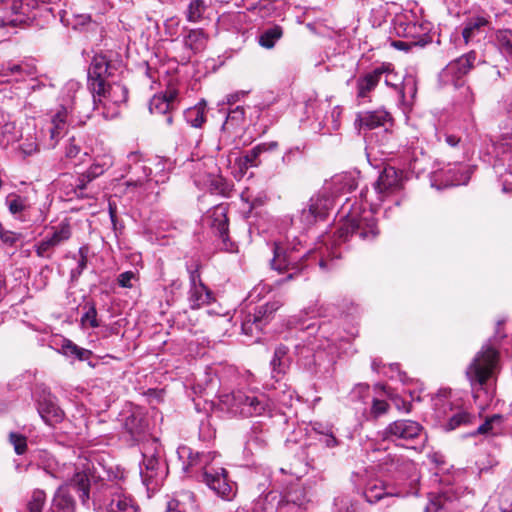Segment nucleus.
<instances>
[{"mask_svg": "<svg viewBox=\"0 0 512 512\" xmlns=\"http://www.w3.org/2000/svg\"><path fill=\"white\" fill-rule=\"evenodd\" d=\"M38 147L39 144L37 138L33 134H28L20 144V149L25 155H32L33 153L37 152Z\"/></svg>", "mask_w": 512, "mask_h": 512, "instance_id": "6e6d98bb", "label": "nucleus"}, {"mask_svg": "<svg viewBox=\"0 0 512 512\" xmlns=\"http://www.w3.org/2000/svg\"><path fill=\"white\" fill-rule=\"evenodd\" d=\"M202 165H204V163L197 162L196 168L200 171ZM193 178H194V183L198 187H200L202 189H206V190L210 191L211 193L225 194L228 189V185L224 181V179L221 176L214 174V173L209 172V173L201 174L199 172V173H195Z\"/></svg>", "mask_w": 512, "mask_h": 512, "instance_id": "393cba45", "label": "nucleus"}, {"mask_svg": "<svg viewBox=\"0 0 512 512\" xmlns=\"http://www.w3.org/2000/svg\"><path fill=\"white\" fill-rule=\"evenodd\" d=\"M113 156L104 153L95 157L93 164L87 170L91 178L96 179L113 165Z\"/></svg>", "mask_w": 512, "mask_h": 512, "instance_id": "a19ab883", "label": "nucleus"}, {"mask_svg": "<svg viewBox=\"0 0 512 512\" xmlns=\"http://www.w3.org/2000/svg\"><path fill=\"white\" fill-rule=\"evenodd\" d=\"M187 300L191 309H199L213 300L212 291L206 286L189 288Z\"/></svg>", "mask_w": 512, "mask_h": 512, "instance_id": "72a5a7b5", "label": "nucleus"}, {"mask_svg": "<svg viewBox=\"0 0 512 512\" xmlns=\"http://www.w3.org/2000/svg\"><path fill=\"white\" fill-rule=\"evenodd\" d=\"M202 481L219 497L231 500L236 494V486L229 481L228 473L223 467L206 466Z\"/></svg>", "mask_w": 512, "mask_h": 512, "instance_id": "2eb2a0df", "label": "nucleus"}, {"mask_svg": "<svg viewBox=\"0 0 512 512\" xmlns=\"http://www.w3.org/2000/svg\"><path fill=\"white\" fill-rule=\"evenodd\" d=\"M380 82V71L375 66L371 71H368L358 77L356 81V95L357 98H368L370 93L374 91Z\"/></svg>", "mask_w": 512, "mask_h": 512, "instance_id": "cd10ccee", "label": "nucleus"}, {"mask_svg": "<svg viewBox=\"0 0 512 512\" xmlns=\"http://www.w3.org/2000/svg\"><path fill=\"white\" fill-rule=\"evenodd\" d=\"M5 204L13 215H17L29 208L27 198L15 193H11L6 197Z\"/></svg>", "mask_w": 512, "mask_h": 512, "instance_id": "c03bdc74", "label": "nucleus"}, {"mask_svg": "<svg viewBox=\"0 0 512 512\" xmlns=\"http://www.w3.org/2000/svg\"><path fill=\"white\" fill-rule=\"evenodd\" d=\"M149 109L151 113L167 114L173 107L165 97L155 95L150 101Z\"/></svg>", "mask_w": 512, "mask_h": 512, "instance_id": "603ef678", "label": "nucleus"}, {"mask_svg": "<svg viewBox=\"0 0 512 512\" xmlns=\"http://www.w3.org/2000/svg\"><path fill=\"white\" fill-rule=\"evenodd\" d=\"M181 457H187L188 463L184 466L186 471L189 468H199L202 472L205 470L206 466H211V462L214 458L215 453L207 452V453H193L189 448L182 447L179 451Z\"/></svg>", "mask_w": 512, "mask_h": 512, "instance_id": "473e14b6", "label": "nucleus"}, {"mask_svg": "<svg viewBox=\"0 0 512 512\" xmlns=\"http://www.w3.org/2000/svg\"><path fill=\"white\" fill-rule=\"evenodd\" d=\"M319 441L328 448H334L339 444V441L335 436L333 428L326 429L324 435H322L319 438Z\"/></svg>", "mask_w": 512, "mask_h": 512, "instance_id": "052dcab7", "label": "nucleus"}, {"mask_svg": "<svg viewBox=\"0 0 512 512\" xmlns=\"http://www.w3.org/2000/svg\"><path fill=\"white\" fill-rule=\"evenodd\" d=\"M341 114L342 108L340 106L331 108L329 115H327L321 123L322 128H324L327 133L338 130L340 127Z\"/></svg>", "mask_w": 512, "mask_h": 512, "instance_id": "de8ad7c7", "label": "nucleus"}, {"mask_svg": "<svg viewBox=\"0 0 512 512\" xmlns=\"http://www.w3.org/2000/svg\"><path fill=\"white\" fill-rule=\"evenodd\" d=\"M81 325L83 328H96L100 325L97 319V310L93 304H90L87 308V311L82 315Z\"/></svg>", "mask_w": 512, "mask_h": 512, "instance_id": "5fc2aeb1", "label": "nucleus"}, {"mask_svg": "<svg viewBox=\"0 0 512 512\" xmlns=\"http://www.w3.org/2000/svg\"><path fill=\"white\" fill-rule=\"evenodd\" d=\"M245 119L244 108L241 106H237L235 109H232L227 117L226 121L222 125V129L225 131H230L238 126H240Z\"/></svg>", "mask_w": 512, "mask_h": 512, "instance_id": "a18cd8bd", "label": "nucleus"}, {"mask_svg": "<svg viewBox=\"0 0 512 512\" xmlns=\"http://www.w3.org/2000/svg\"><path fill=\"white\" fill-rule=\"evenodd\" d=\"M71 237V227L68 222H61L50 237H46L36 245V254L42 258H50L52 250Z\"/></svg>", "mask_w": 512, "mask_h": 512, "instance_id": "a211bd4d", "label": "nucleus"}, {"mask_svg": "<svg viewBox=\"0 0 512 512\" xmlns=\"http://www.w3.org/2000/svg\"><path fill=\"white\" fill-rule=\"evenodd\" d=\"M489 26V21L484 16H473L465 22L462 36L466 43L473 41L475 38L482 36Z\"/></svg>", "mask_w": 512, "mask_h": 512, "instance_id": "c756f323", "label": "nucleus"}, {"mask_svg": "<svg viewBox=\"0 0 512 512\" xmlns=\"http://www.w3.org/2000/svg\"><path fill=\"white\" fill-rule=\"evenodd\" d=\"M495 172L502 178L504 172L512 175V131L508 132L495 144Z\"/></svg>", "mask_w": 512, "mask_h": 512, "instance_id": "f3484780", "label": "nucleus"}, {"mask_svg": "<svg viewBox=\"0 0 512 512\" xmlns=\"http://www.w3.org/2000/svg\"><path fill=\"white\" fill-rule=\"evenodd\" d=\"M21 234L9 231L0 226V239L3 243L8 245H14L21 239Z\"/></svg>", "mask_w": 512, "mask_h": 512, "instance_id": "bf43d9fd", "label": "nucleus"}, {"mask_svg": "<svg viewBox=\"0 0 512 512\" xmlns=\"http://www.w3.org/2000/svg\"><path fill=\"white\" fill-rule=\"evenodd\" d=\"M93 505L96 510L106 509V512H137L134 500L115 485L103 486L93 495Z\"/></svg>", "mask_w": 512, "mask_h": 512, "instance_id": "9b49d317", "label": "nucleus"}, {"mask_svg": "<svg viewBox=\"0 0 512 512\" xmlns=\"http://www.w3.org/2000/svg\"><path fill=\"white\" fill-rule=\"evenodd\" d=\"M52 477L65 483L55 492L48 512H75V501L69 493V487L79 495L83 505L89 501V478L85 472L75 471L73 466L63 464L53 470H46Z\"/></svg>", "mask_w": 512, "mask_h": 512, "instance_id": "f03ea898", "label": "nucleus"}, {"mask_svg": "<svg viewBox=\"0 0 512 512\" xmlns=\"http://www.w3.org/2000/svg\"><path fill=\"white\" fill-rule=\"evenodd\" d=\"M94 178H91L89 175V172L86 171L85 173L81 174L76 181L75 189L76 191H79V193L82 195V192L87 188L88 183H90Z\"/></svg>", "mask_w": 512, "mask_h": 512, "instance_id": "69168bd1", "label": "nucleus"}, {"mask_svg": "<svg viewBox=\"0 0 512 512\" xmlns=\"http://www.w3.org/2000/svg\"><path fill=\"white\" fill-rule=\"evenodd\" d=\"M181 36L183 46L189 52V56L205 50L209 41V35L201 28L185 27L182 29Z\"/></svg>", "mask_w": 512, "mask_h": 512, "instance_id": "b1692460", "label": "nucleus"}, {"mask_svg": "<svg viewBox=\"0 0 512 512\" xmlns=\"http://www.w3.org/2000/svg\"><path fill=\"white\" fill-rule=\"evenodd\" d=\"M280 307L278 302L266 303L258 307L253 314L246 316L242 322V331L245 334H253L254 329L261 330L263 325L266 324L271 315Z\"/></svg>", "mask_w": 512, "mask_h": 512, "instance_id": "412c9836", "label": "nucleus"}, {"mask_svg": "<svg viewBox=\"0 0 512 512\" xmlns=\"http://www.w3.org/2000/svg\"><path fill=\"white\" fill-rule=\"evenodd\" d=\"M393 30L398 37L407 39V41H394L393 46L406 50L411 46H424L428 42L430 27L428 23L414 22L407 16L400 15L394 19Z\"/></svg>", "mask_w": 512, "mask_h": 512, "instance_id": "9d476101", "label": "nucleus"}, {"mask_svg": "<svg viewBox=\"0 0 512 512\" xmlns=\"http://www.w3.org/2000/svg\"><path fill=\"white\" fill-rule=\"evenodd\" d=\"M404 181L405 177L402 170L392 166L385 167L378 180L373 184V189H365L360 193L362 201L369 205V208L356 203L350 205L349 202L341 208L344 220L337 230L338 239L346 241L349 235H357L362 240L374 239L378 230L373 209L379 206L387 197L402 190Z\"/></svg>", "mask_w": 512, "mask_h": 512, "instance_id": "f257e3e1", "label": "nucleus"}, {"mask_svg": "<svg viewBox=\"0 0 512 512\" xmlns=\"http://www.w3.org/2000/svg\"><path fill=\"white\" fill-rule=\"evenodd\" d=\"M143 461L140 467V475L147 491H156L163 483L167 474L165 463L160 460L161 447L156 439L143 444Z\"/></svg>", "mask_w": 512, "mask_h": 512, "instance_id": "423d86ee", "label": "nucleus"}, {"mask_svg": "<svg viewBox=\"0 0 512 512\" xmlns=\"http://www.w3.org/2000/svg\"><path fill=\"white\" fill-rule=\"evenodd\" d=\"M9 440L18 455L25 453L27 449V440L25 436L12 432L9 435Z\"/></svg>", "mask_w": 512, "mask_h": 512, "instance_id": "4d7b16f0", "label": "nucleus"}, {"mask_svg": "<svg viewBox=\"0 0 512 512\" xmlns=\"http://www.w3.org/2000/svg\"><path fill=\"white\" fill-rule=\"evenodd\" d=\"M380 71V81L383 79L387 87L392 88L397 94L402 86L404 78L400 76L391 63L383 62L377 66Z\"/></svg>", "mask_w": 512, "mask_h": 512, "instance_id": "f704fd0d", "label": "nucleus"}, {"mask_svg": "<svg viewBox=\"0 0 512 512\" xmlns=\"http://www.w3.org/2000/svg\"><path fill=\"white\" fill-rule=\"evenodd\" d=\"M206 10V4L203 0H193L187 9V20L189 22H199Z\"/></svg>", "mask_w": 512, "mask_h": 512, "instance_id": "8fccbe9b", "label": "nucleus"}, {"mask_svg": "<svg viewBox=\"0 0 512 512\" xmlns=\"http://www.w3.org/2000/svg\"><path fill=\"white\" fill-rule=\"evenodd\" d=\"M188 272H189L190 288L205 285L202 282V279H201V276H200V273H199V266L198 265H196L195 269L189 268Z\"/></svg>", "mask_w": 512, "mask_h": 512, "instance_id": "0e129e2a", "label": "nucleus"}, {"mask_svg": "<svg viewBox=\"0 0 512 512\" xmlns=\"http://www.w3.org/2000/svg\"><path fill=\"white\" fill-rule=\"evenodd\" d=\"M124 427L134 440H139L146 432L147 424L142 413L135 411L126 417Z\"/></svg>", "mask_w": 512, "mask_h": 512, "instance_id": "c9c22d12", "label": "nucleus"}, {"mask_svg": "<svg viewBox=\"0 0 512 512\" xmlns=\"http://www.w3.org/2000/svg\"><path fill=\"white\" fill-rule=\"evenodd\" d=\"M494 500L497 501L499 509L502 512H512V480H504L498 485L494 495Z\"/></svg>", "mask_w": 512, "mask_h": 512, "instance_id": "e433bc0d", "label": "nucleus"}, {"mask_svg": "<svg viewBox=\"0 0 512 512\" xmlns=\"http://www.w3.org/2000/svg\"><path fill=\"white\" fill-rule=\"evenodd\" d=\"M99 91H91L93 104L105 119H114L119 115V108L127 101L128 90L120 83H107L101 85Z\"/></svg>", "mask_w": 512, "mask_h": 512, "instance_id": "0eeeda50", "label": "nucleus"}, {"mask_svg": "<svg viewBox=\"0 0 512 512\" xmlns=\"http://www.w3.org/2000/svg\"><path fill=\"white\" fill-rule=\"evenodd\" d=\"M46 502V493L44 490L36 489L33 491L31 499L27 504V512H42Z\"/></svg>", "mask_w": 512, "mask_h": 512, "instance_id": "3c124183", "label": "nucleus"}, {"mask_svg": "<svg viewBox=\"0 0 512 512\" xmlns=\"http://www.w3.org/2000/svg\"><path fill=\"white\" fill-rule=\"evenodd\" d=\"M324 185L329 186V191L335 198L339 193L349 192L355 189L357 187V181L351 173H342L333 176L330 181L326 182Z\"/></svg>", "mask_w": 512, "mask_h": 512, "instance_id": "2f4dec72", "label": "nucleus"}, {"mask_svg": "<svg viewBox=\"0 0 512 512\" xmlns=\"http://www.w3.org/2000/svg\"><path fill=\"white\" fill-rule=\"evenodd\" d=\"M81 148L74 137L70 138L65 147V156L68 159H75L80 154Z\"/></svg>", "mask_w": 512, "mask_h": 512, "instance_id": "680f3d73", "label": "nucleus"}, {"mask_svg": "<svg viewBox=\"0 0 512 512\" xmlns=\"http://www.w3.org/2000/svg\"><path fill=\"white\" fill-rule=\"evenodd\" d=\"M111 66L106 56L95 55L88 70V87L90 91H99L102 83L111 74Z\"/></svg>", "mask_w": 512, "mask_h": 512, "instance_id": "4be33fe9", "label": "nucleus"}, {"mask_svg": "<svg viewBox=\"0 0 512 512\" xmlns=\"http://www.w3.org/2000/svg\"><path fill=\"white\" fill-rule=\"evenodd\" d=\"M85 123L76 113L74 98L69 96V100H63L59 110L55 113L49 127V139L45 145L48 148H55L59 140L65 135L68 126H80Z\"/></svg>", "mask_w": 512, "mask_h": 512, "instance_id": "1a4fd4ad", "label": "nucleus"}, {"mask_svg": "<svg viewBox=\"0 0 512 512\" xmlns=\"http://www.w3.org/2000/svg\"><path fill=\"white\" fill-rule=\"evenodd\" d=\"M497 43L501 53L512 59V31L511 30H500L497 33Z\"/></svg>", "mask_w": 512, "mask_h": 512, "instance_id": "09e8293b", "label": "nucleus"}, {"mask_svg": "<svg viewBox=\"0 0 512 512\" xmlns=\"http://www.w3.org/2000/svg\"><path fill=\"white\" fill-rule=\"evenodd\" d=\"M137 279V274L133 271H125L119 274L117 283L122 288H132L133 281Z\"/></svg>", "mask_w": 512, "mask_h": 512, "instance_id": "13d9d810", "label": "nucleus"}, {"mask_svg": "<svg viewBox=\"0 0 512 512\" xmlns=\"http://www.w3.org/2000/svg\"><path fill=\"white\" fill-rule=\"evenodd\" d=\"M38 412L41 418L50 426L63 420L64 412L51 397H44L38 403Z\"/></svg>", "mask_w": 512, "mask_h": 512, "instance_id": "c85d7f7f", "label": "nucleus"}, {"mask_svg": "<svg viewBox=\"0 0 512 512\" xmlns=\"http://www.w3.org/2000/svg\"><path fill=\"white\" fill-rule=\"evenodd\" d=\"M186 121L195 128H200L206 121V102L204 100L185 111Z\"/></svg>", "mask_w": 512, "mask_h": 512, "instance_id": "58836bf2", "label": "nucleus"}, {"mask_svg": "<svg viewBox=\"0 0 512 512\" xmlns=\"http://www.w3.org/2000/svg\"><path fill=\"white\" fill-rule=\"evenodd\" d=\"M417 92V83L413 76L404 77V81L397 93L398 100L403 105L412 104Z\"/></svg>", "mask_w": 512, "mask_h": 512, "instance_id": "ea45409f", "label": "nucleus"}, {"mask_svg": "<svg viewBox=\"0 0 512 512\" xmlns=\"http://www.w3.org/2000/svg\"><path fill=\"white\" fill-rule=\"evenodd\" d=\"M498 367V352L490 345H484L476 354L471 364L466 370V375L470 381L473 398L477 403L481 398V391L484 392L486 399L479 405H486L492 399L488 381L494 376Z\"/></svg>", "mask_w": 512, "mask_h": 512, "instance_id": "7ed1b4c3", "label": "nucleus"}, {"mask_svg": "<svg viewBox=\"0 0 512 512\" xmlns=\"http://www.w3.org/2000/svg\"><path fill=\"white\" fill-rule=\"evenodd\" d=\"M282 36L283 29L280 26L275 25L264 30L259 35L258 43L263 48L272 49L275 46L276 42L280 40Z\"/></svg>", "mask_w": 512, "mask_h": 512, "instance_id": "79ce46f5", "label": "nucleus"}, {"mask_svg": "<svg viewBox=\"0 0 512 512\" xmlns=\"http://www.w3.org/2000/svg\"><path fill=\"white\" fill-rule=\"evenodd\" d=\"M296 349L300 357L308 358L309 354L315 351V345L309 342L307 345H297Z\"/></svg>", "mask_w": 512, "mask_h": 512, "instance_id": "774afa93", "label": "nucleus"}, {"mask_svg": "<svg viewBox=\"0 0 512 512\" xmlns=\"http://www.w3.org/2000/svg\"><path fill=\"white\" fill-rule=\"evenodd\" d=\"M503 420L504 417L502 415L494 414L491 417L487 418L486 421L477 428L476 432L473 435L496 434L498 432L497 427H500V425L503 423Z\"/></svg>", "mask_w": 512, "mask_h": 512, "instance_id": "49530a36", "label": "nucleus"}, {"mask_svg": "<svg viewBox=\"0 0 512 512\" xmlns=\"http://www.w3.org/2000/svg\"><path fill=\"white\" fill-rule=\"evenodd\" d=\"M273 253L274 256L271 260L272 268L279 272H289L286 277L277 280L278 285H281L298 275L302 270V267L300 266V260L307 256V254L298 256L296 255L295 247L288 249L281 243H274Z\"/></svg>", "mask_w": 512, "mask_h": 512, "instance_id": "f8f14e48", "label": "nucleus"}, {"mask_svg": "<svg viewBox=\"0 0 512 512\" xmlns=\"http://www.w3.org/2000/svg\"><path fill=\"white\" fill-rule=\"evenodd\" d=\"M334 196L329 191V186H323L321 190L312 196L306 208L301 212V221L310 226L319 220H324L334 206Z\"/></svg>", "mask_w": 512, "mask_h": 512, "instance_id": "4468645a", "label": "nucleus"}, {"mask_svg": "<svg viewBox=\"0 0 512 512\" xmlns=\"http://www.w3.org/2000/svg\"><path fill=\"white\" fill-rule=\"evenodd\" d=\"M363 496L369 503H376L385 497H400L402 493L393 485L379 478L369 479L363 489Z\"/></svg>", "mask_w": 512, "mask_h": 512, "instance_id": "aec40b11", "label": "nucleus"}, {"mask_svg": "<svg viewBox=\"0 0 512 512\" xmlns=\"http://www.w3.org/2000/svg\"><path fill=\"white\" fill-rule=\"evenodd\" d=\"M35 74V66L28 63H8L0 67L1 82L24 81L26 77H32Z\"/></svg>", "mask_w": 512, "mask_h": 512, "instance_id": "a878e982", "label": "nucleus"}, {"mask_svg": "<svg viewBox=\"0 0 512 512\" xmlns=\"http://www.w3.org/2000/svg\"><path fill=\"white\" fill-rule=\"evenodd\" d=\"M460 90L458 96V103L463 106L465 109L470 110L475 102V96L472 89L469 86H462L458 88Z\"/></svg>", "mask_w": 512, "mask_h": 512, "instance_id": "864d4df0", "label": "nucleus"}, {"mask_svg": "<svg viewBox=\"0 0 512 512\" xmlns=\"http://www.w3.org/2000/svg\"><path fill=\"white\" fill-rule=\"evenodd\" d=\"M220 402L228 411L244 417L260 416L270 412L273 402L264 393L237 390L220 396Z\"/></svg>", "mask_w": 512, "mask_h": 512, "instance_id": "39448f33", "label": "nucleus"}, {"mask_svg": "<svg viewBox=\"0 0 512 512\" xmlns=\"http://www.w3.org/2000/svg\"><path fill=\"white\" fill-rule=\"evenodd\" d=\"M433 416L445 431L468 425L474 416L453 397L450 389H441L433 398Z\"/></svg>", "mask_w": 512, "mask_h": 512, "instance_id": "20e7f679", "label": "nucleus"}, {"mask_svg": "<svg viewBox=\"0 0 512 512\" xmlns=\"http://www.w3.org/2000/svg\"><path fill=\"white\" fill-rule=\"evenodd\" d=\"M278 148L276 141L264 142L256 145L246 152L240 159L241 167L248 169L249 167H257L260 164L259 157L265 152L274 151Z\"/></svg>", "mask_w": 512, "mask_h": 512, "instance_id": "7c9ffc66", "label": "nucleus"}, {"mask_svg": "<svg viewBox=\"0 0 512 512\" xmlns=\"http://www.w3.org/2000/svg\"><path fill=\"white\" fill-rule=\"evenodd\" d=\"M383 437L410 449L422 448L426 440L422 426L413 420H397L390 423L384 429Z\"/></svg>", "mask_w": 512, "mask_h": 512, "instance_id": "6e6552de", "label": "nucleus"}, {"mask_svg": "<svg viewBox=\"0 0 512 512\" xmlns=\"http://www.w3.org/2000/svg\"><path fill=\"white\" fill-rule=\"evenodd\" d=\"M395 407L402 412L409 413L411 411V402L402 399L399 396L392 397Z\"/></svg>", "mask_w": 512, "mask_h": 512, "instance_id": "338daca9", "label": "nucleus"}, {"mask_svg": "<svg viewBox=\"0 0 512 512\" xmlns=\"http://www.w3.org/2000/svg\"><path fill=\"white\" fill-rule=\"evenodd\" d=\"M447 185H466L470 180L471 168L467 165H455L447 171Z\"/></svg>", "mask_w": 512, "mask_h": 512, "instance_id": "4c0bfd02", "label": "nucleus"}, {"mask_svg": "<svg viewBox=\"0 0 512 512\" xmlns=\"http://www.w3.org/2000/svg\"><path fill=\"white\" fill-rule=\"evenodd\" d=\"M389 409V404L384 400L373 399L371 413L374 417H379L385 414Z\"/></svg>", "mask_w": 512, "mask_h": 512, "instance_id": "e2e57ef3", "label": "nucleus"}, {"mask_svg": "<svg viewBox=\"0 0 512 512\" xmlns=\"http://www.w3.org/2000/svg\"><path fill=\"white\" fill-rule=\"evenodd\" d=\"M128 173L130 178L125 182L127 187H141L151 174V169L145 164L138 152H131L127 155Z\"/></svg>", "mask_w": 512, "mask_h": 512, "instance_id": "6ab92c4d", "label": "nucleus"}, {"mask_svg": "<svg viewBox=\"0 0 512 512\" xmlns=\"http://www.w3.org/2000/svg\"><path fill=\"white\" fill-rule=\"evenodd\" d=\"M61 352L65 356H74L80 361L88 360L92 355L90 350L79 347L68 339L63 341L61 345Z\"/></svg>", "mask_w": 512, "mask_h": 512, "instance_id": "37998d69", "label": "nucleus"}, {"mask_svg": "<svg viewBox=\"0 0 512 512\" xmlns=\"http://www.w3.org/2000/svg\"><path fill=\"white\" fill-rule=\"evenodd\" d=\"M227 212L228 208L226 205H216L207 211L203 216L202 221L218 234L219 238L223 241L224 248L228 251H232V248L227 245V242L229 241Z\"/></svg>", "mask_w": 512, "mask_h": 512, "instance_id": "dca6fc26", "label": "nucleus"}, {"mask_svg": "<svg viewBox=\"0 0 512 512\" xmlns=\"http://www.w3.org/2000/svg\"><path fill=\"white\" fill-rule=\"evenodd\" d=\"M392 120L390 114L385 110L367 111L358 114L356 123L359 129L372 130L379 127H386Z\"/></svg>", "mask_w": 512, "mask_h": 512, "instance_id": "bb28decb", "label": "nucleus"}, {"mask_svg": "<svg viewBox=\"0 0 512 512\" xmlns=\"http://www.w3.org/2000/svg\"><path fill=\"white\" fill-rule=\"evenodd\" d=\"M476 61V53L471 51L451 62H449L439 73L438 79L442 86L452 85L461 88L464 84V77L473 68Z\"/></svg>", "mask_w": 512, "mask_h": 512, "instance_id": "ddd939ff", "label": "nucleus"}, {"mask_svg": "<svg viewBox=\"0 0 512 512\" xmlns=\"http://www.w3.org/2000/svg\"><path fill=\"white\" fill-rule=\"evenodd\" d=\"M31 9L22 0H13L1 17L3 26H19L26 24L31 19Z\"/></svg>", "mask_w": 512, "mask_h": 512, "instance_id": "5701e85b", "label": "nucleus"}]
</instances>
